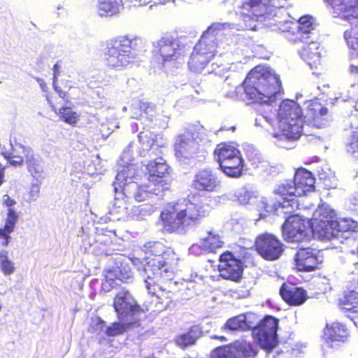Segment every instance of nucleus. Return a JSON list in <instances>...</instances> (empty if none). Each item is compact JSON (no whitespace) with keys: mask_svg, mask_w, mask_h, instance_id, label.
<instances>
[{"mask_svg":"<svg viewBox=\"0 0 358 358\" xmlns=\"http://www.w3.org/2000/svg\"><path fill=\"white\" fill-rule=\"evenodd\" d=\"M332 7H338V9L343 13H348L345 16L346 18L350 19V17H358V3L353 6H347L345 4V0H325Z\"/></svg>","mask_w":358,"mask_h":358,"instance_id":"72a5a7b5","label":"nucleus"},{"mask_svg":"<svg viewBox=\"0 0 358 358\" xmlns=\"http://www.w3.org/2000/svg\"><path fill=\"white\" fill-rule=\"evenodd\" d=\"M279 320L272 315H266L255 327L252 329V336L259 346L271 351L277 343V330Z\"/></svg>","mask_w":358,"mask_h":358,"instance_id":"1a4fd4ad","label":"nucleus"},{"mask_svg":"<svg viewBox=\"0 0 358 358\" xmlns=\"http://www.w3.org/2000/svg\"><path fill=\"white\" fill-rule=\"evenodd\" d=\"M271 0H243L240 6V16L243 22V29L255 30V22L260 17L268 14L271 8Z\"/></svg>","mask_w":358,"mask_h":358,"instance_id":"9d476101","label":"nucleus"},{"mask_svg":"<svg viewBox=\"0 0 358 358\" xmlns=\"http://www.w3.org/2000/svg\"><path fill=\"white\" fill-rule=\"evenodd\" d=\"M115 239L116 234L114 231H106L97 235L96 242L99 245L109 246L113 244Z\"/></svg>","mask_w":358,"mask_h":358,"instance_id":"79ce46f5","label":"nucleus"},{"mask_svg":"<svg viewBox=\"0 0 358 358\" xmlns=\"http://www.w3.org/2000/svg\"><path fill=\"white\" fill-rule=\"evenodd\" d=\"M113 307L120 322H114L106 330L108 336L114 337L138 327L145 310L133 299L129 291L123 289L113 299Z\"/></svg>","mask_w":358,"mask_h":358,"instance_id":"f03ea898","label":"nucleus"},{"mask_svg":"<svg viewBox=\"0 0 358 358\" xmlns=\"http://www.w3.org/2000/svg\"><path fill=\"white\" fill-rule=\"evenodd\" d=\"M184 214L177 202L167 203L160 213V219L164 230L174 232L183 229Z\"/></svg>","mask_w":358,"mask_h":358,"instance_id":"f8f14e48","label":"nucleus"},{"mask_svg":"<svg viewBox=\"0 0 358 358\" xmlns=\"http://www.w3.org/2000/svg\"><path fill=\"white\" fill-rule=\"evenodd\" d=\"M221 170L229 177L238 178L243 173V159L242 156L230 161L219 164Z\"/></svg>","mask_w":358,"mask_h":358,"instance_id":"c85d7f7f","label":"nucleus"},{"mask_svg":"<svg viewBox=\"0 0 358 358\" xmlns=\"http://www.w3.org/2000/svg\"><path fill=\"white\" fill-rule=\"evenodd\" d=\"M159 256V259H158V268H162L164 267L165 271L168 270L169 267H170L174 264V262L176 260V254L170 248L165 250Z\"/></svg>","mask_w":358,"mask_h":358,"instance_id":"4c0bfd02","label":"nucleus"},{"mask_svg":"<svg viewBox=\"0 0 358 358\" xmlns=\"http://www.w3.org/2000/svg\"><path fill=\"white\" fill-rule=\"evenodd\" d=\"M279 294L289 306H301L308 299L306 289L292 283L283 282L280 287Z\"/></svg>","mask_w":358,"mask_h":358,"instance_id":"f3484780","label":"nucleus"},{"mask_svg":"<svg viewBox=\"0 0 358 358\" xmlns=\"http://www.w3.org/2000/svg\"><path fill=\"white\" fill-rule=\"evenodd\" d=\"M115 272L116 278L122 282H127L133 277L129 266L123 262H120Z\"/></svg>","mask_w":358,"mask_h":358,"instance_id":"ea45409f","label":"nucleus"},{"mask_svg":"<svg viewBox=\"0 0 358 358\" xmlns=\"http://www.w3.org/2000/svg\"><path fill=\"white\" fill-rule=\"evenodd\" d=\"M201 331L198 325H192L185 332L177 335L174 342L178 347L185 349L187 347L194 345L201 336Z\"/></svg>","mask_w":358,"mask_h":358,"instance_id":"a878e982","label":"nucleus"},{"mask_svg":"<svg viewBox=\"0 0 358 358\" xmlns=\"http://www.w3.org/2000/svg\"><path fill=\"white\" fill-rule=\"evenodd\" d=\"M208 206L201 203L189 202L182 209L184 214L183 229L199 224L208 215Z\"/></svg>","mask_w":358,"mask_h":358,"instance_id":"6ab92c4d","label":"nucleus"},{"mask_svg":"<svg viewBox=\"0 0 358 358\" xmlns=\"http://www.w3.org/2000/svg\"><path fill=\"white\" fill-rule=\"evenodd\" d=\"M0 268L5 275H10L15 271L14 264L8 259V252L6 250L0 252Z\"/></svg>","mask_w":358,"mask_h":358,"instance_id":"a19ab883","label":"nucleus"},{"mask_svg":"<svg viewBox=\"0 0 358 358\" xmlns=\"http://www.w3.org/2000/svg\"><path fill=\"white\" fill-rule=\"evenodd\" d=\"M345 150L352 158L358 160V128L351 132L345 144Z\"/></svg>","mask_w":358,"mask_h":358,"instance_id":"f704fd0d","label":"nucleus"},{"mask_svg":"<svg viewBox=\"0 0 358 358\" xmlns=\"http://www.w3.org/2000/svg\"><path fill=\"white\" fill-rule=\"evenodd\" d=\"M200 243L201 248L209 252H215L224 245V242L220 236L212 231H210L206 237L202 238Z\"/></svg>","mask_w":358,"mask_h":358,"instance_id":"7c9ffc66","label":"nucleus"},{"mask_svg":"<svg viewBox=\"0 0 358 358\" xmlns=\"http://www.w3.org/2000/svg\"><path fill=\"white\" fill-rule=\"evenodd\" d=\"M154 177V174H150L149 179L150 180H152V179H150V178Z\"/></svg>","mask_w":358,"mask_h":358,"instance_id":"5fc2aeb1","label":"nucleus"},{"mask_svg":"<svg viewBox=\"0 0 358 358\" xmlns=\"http://www.w3.org/2000/svg\"><path fill=\"white\" fill-rule=\"evenodd\" d=\"M338 305L348 317H358V292L355 289H348L339 297Z\"/></svg>","mask_w":358,"mask_h":358,"instance_id":"5701e85b","label":"nucleus"},{"mask_svg":"<svg viewBox=\"0 0 358 358\" xmlns=\"http://www.w3.org/2000/svg\"><path fill=\"white\" fill-rule=\"evenodd\" d=\"M300 55L311 68L317 67L321 62L320 44L310 41L300 50Z\"/></svg>","mask_w":358,"mask_h":358,"instance_id":"393cba45","label":"nucleus"},{"mask_svg":"<svg viewBox=\"0 0 358 358\" xmlns=\"http://www.w3.org/2000/svg\"><path fill=\"white\" fill-rule=\"evenodd\" d=\"M278 127L287 138L297 139L303 133V119L299 104L291 99H283L277 110Z\"/></svg>","mask_w":358,"mask_h":358,"instance_id":"39448f33","label":"nucleus"},{"mask_svg":"<svg viewBox=\"0 0 358 358\" xmlns=\"http://www.w3.org/2000/svg\"><path fill=\"white\" fill-rule=\"evenodd\" d=\"M55 90L57 92L58 96H50L48 98V103L50 104L52 110L56 112L57 110V107L60 105V102L58 101L59 98H61L65 103L70 102V96L68 92L62 90L58 86H54Z\"/></svg>","mask_w":358,"mask_h":358,"instance_id":"e433bc0d","label":"nucleus"},{"mask_svg":"<svg viewBox=\"0 0 358 358\" xmlns=\"http://www.w3.org/2000/svg\"><path fill=\"white\" fill-rule=\"evenodd\" d=\"M234 347L237 355L241 358L253 357L257 354L255 345L245 340H240L234 342Z\"/></svg>","mask_w":358,"mask_h":358,"instance_id":"c756f323","label":"nucleus"},{"mask_svg":"<svg viewBox=\"0 0 358 358\" xmlns=\"http://www.w3.org/2000/svg\"><path fill=\"white\" fill-rule=\"evenodd\" d=\"M143 48L140 38L119 36L106 41L103 61L108 68L120 70L132 63Z\"/></svg>","mask_w":358,"mask_h":358,"instance_id":"7ed1b4c3","label":"nucleus"},{"mask_svg":"<svg viewBox=\"0 0 358 358\" xmlns=\"http://www.w3.org/2000/svg\"><path fill=\"white\" fill-rule=\"evenodd\" d=\"M283 239L287 243H301L310 241L316 234L310 218L290 213L281 226Z\"/></svg>","mask_w":358,"mask_h":358,"instance_id":"423d86ee","label":"nucleus"},{"mask_svg":"<svg viewBox=\"0 0 358 358\" xmlns=\"http://www.w3.org/2000/svg\"><path fill=\"white\" fill-rule=\"evenodd\" d=\"M180 48V42L176 32L164 33L158 44V52L163 62L171 60L176 55V51Z\"/></svg>","mask_w":358,"mask_h":358,"instance_id":"412c9836","label":"nucleus"},{"mask_svg":"<svg viewBox=\"0 0 358 358\" xmlns=\"http://www.w3.org/2000/svg\"><path fill=\"white\" fill-rule=\"evenodd\" d=\"M122 0H99L98 8L101 15L113 16L119 13Z\"/></svg>","mask_w":358,"mask_h":358,"instance_id":"2f4dec72","label":"nucleus"},{"mask_svg":"<svg viewBox=\"0 0 358 358\" xmlns=\"http://www.w3.org/2000/svg\"><path fill=\"white\" fill-rule=\"evenodd\" d=\"M28 171L34 177L38 176L41 172V167L37 162L34 159L27 162Z\"/></svg>","mask_w":358,"mask_h":358,"instance_id":"a18cd8bd","label":"nucleus"},{"mask_svg":"<svg viewBox=\"0 0 358 358\" xmlns=\"http://www.w3.org/2000/svg\"><path fill=\"white\" fill-rule=\"evenodd\" d=\"M150 259V257H149V256L145 257V259L147 260V262H146V264L145 265V268H144L145 272L147 275V278L145 279V285H146V288H147L148 292L152 295H155V287L156 285V281L155 280V268H154L155 264L154 263L151 264L150 261H148V259Z\"/></svg>","mask_w":358,"mask_h":358,"instance_id":"473e14b6","label":"nucleus"},{"mask_svg":"<svg viewBox=\"0 0 358 358\" xmlns=\"http://www.w3.org/2000/svg\"><path fill=\"white\" fill-rule=\"evenodd\" d=\"M173 180L171 169L163 157H158V191L169 190Z\"/></svg>","mask_w":358,"mask_h":358,"instance_id":"bb28decb","label":"nucleus"},{"mask_svg":"<svg viewBox=\"0 0 358 358\" xmlns=\"http://www.w3.org/2000/svg\"><path fill=\"white\" fill-rule=\"evenodd\" d=\"M220 184L217 174L210 169L206 168L196 173L192 182V187L197 192H213Z\"/></svg>","mask_w":358,"mask_h":358,"instance_id":"dca6fc26","label":"nucleus"},{"mask_svg":"<svg viewBox=\"0 0 358 358\" xmlns=\"http://www.w3.org/2000/svg\"><path fill=\"white\" fill-rule=\"evenodd\" d=\"M158 303H161L162 305V310L165 309L171 303V299L169 296H166L165 299L163 300L162 297L158 294Z\"/></svg>","mask_w":358,"mask_h":358,"instance_id":"09e8293b","label":"nucleus"},{"mask_svg":"<svg viewBox=\"0 0 358 358\" xmlns=\"http://www.w3.org/2000/svg\"><path fill=\"white\" fill-rule=\"evenodd\" d=\"M313 30L311 17L303 16L298 22H287L284 31L287 32L289 40L293 43L303 41L309 38V35Z\"/></svg>","mask_w":358,"mask_h":358,"instance_id":"2eb2a0df","label":"nucleus"},{"mask_svg":"<svg viewBox=\"0 0 358 358\" xmlns=\"http://www.w3.org/2000/svg\"><path fill=\"white\" fill-rule=\"evenodd\" d=\"M11 232L7 231L5 228H0V239H3L2 242V245L3 246H7L10 242L11 236L10 235Z\"/></svg>","mask_w":358,"mask_h":358,"instance_id":"de8ad7c7","label":"nucleus"},{"mask_svg":"<svg viewBox=\"0 0 358 358\" xmlns=\"http://www.w3.org/2000/svg\"><path fill=\"white\" fill-rule=\"evenodd\" d=\"M5 182V166L0 162V187Z\"/></svg>","mask_w":358,"mask_h":358,"instance_id":"3c124183","label":"nucleus"},{"mask_svg":"<svg viewBox=\"0 0 358 358\" xmlns=\"http://www.w3.org/2000/svg\"><path fill=\"white\" fill-rule=\"evenodd\" d=\"M241 257H236L235 255L229 250L223 252L219 257L217 269L219 276L226 280L234 282H239L243 279L245 268L244 259L246 257V249Z\"/></svg>","mask_w":358,"mask_h":358,"instance_id":"6e6552de","label":"nucleus"},{"mask_svg":"<svg viewBox=\"0 0 358 358\" xmlns=\"http://www.w3.org/2000/svg\"><path fill=\"white\" fill-rule=\"evenodd\" d=\"M274 194L279 195L282 198V202H278L275 204L278 208L291 207L292 210L299 209V202L297 197L302 196L297 185L294 184V180H287L280 183L274 190Z\"/></svg>","mask_w":358,"mask_h":358,"instance_id":"4468645a","label":"nucleus"},{"mask_svg":"<svg viewBox=\"0 0 358 358\" xmlns=\"http://www.w3.org/2000/svg\"><path fill=\"white\" fill-rule=\"evenodd\" d=\"M59 115L63 122L75 126L78 121V115L71 107L62 106L59 108Z\"/></svg>","mask_w":358,"mask_h":358,"instance_id":"c9c22d12","label":"nucleus"},{"mask_svg":"<svg viewBox=\"0 0 358 358\" xmlns=\"http://www.w3.org/2000/svg\"><path fill=\"white\" fill-rule=\"evenodd\" d=\"M211 358H232V353L227 346H220L213 350Z\"/></svg>","mask_w":358,"mask_h":358,"instance_id":"c03bdc74","label":"nucleus"},{"mask_svg":"<svg viewBox=\"0 0 358 358\" xmlns=\"http://www.w3.org/2000/svg\"><path fill=\"white\" fill-rule=\"evenodd\" d=\"M128 2L134 3L135 6L138 3L139 6L147 3L145 0H127Z\"/></svg>","mask_w":358,"mask_h":358,"instance_id":"864d4df0","label":"nucleus"},{"mask_svg":"<svg viewBox=\"0 0 358 358\" xmlns=\"http://www.w3.org/2000/svg\"><path fill=\"white\" fill-rule=\"evenodd\" d=\"M257 317L253 313H242L228 319L224 328L231 331H246L252 330L256 325Z\"/></svg>","mask_w":358,"mask_h":358,"instance_id":"4be33fe9","label":"nucleus"},{"mask_svg":"<svg viewBox=\"0 0 358 358\" xmlns=\"http://www.w3.org/2000/svg\"><path fill=\"white\" fill-rule=\"evenodd\" d=\"M17 219L18 214L13 208H9L3 228H5L8 232H13Z\"/></svg>","mask_w":358,"mask_h":358,"instance_id":"37998d69","label":"nucleus"},{"mask_svg":"<svg viewBox=\"0 0 358 358\" xmlns=\"http://www.w3.org/2000/svg\"><path fill=\"white\" fill-rule=\"evenodd\" d=\"M216 47V43L212 37L202 35L190 55L188 62L190 71L201 73L215 57Z\"/></svg>","mask_w":358,"mask_h":358,"instance_id":"0eeeda50","label":"nucleus"},{"mask_svg":"<svg viewBox=\"0 0 358 358\" xmlns=\"http://www.w3.org/2000/svg\"><path fill=\"white\" fill-rule=\"evenodd\" d=\"M293 180H294V184L297 185L302 196L315 190V178L313 173L306 169H298Z\"/></svg>","mask_w":358,"mask_h":358,"instance_id":"b1692460","label":"nucleus"},{"mask_svg":"<svg viewBox=\"0 0 358 358\" xmlns=\"http://www.w3.org/2000/svg\"><path fill=\"white\" fill-rule=\"evenodd\" d=\"M214 153L217 156L219 164L241 156V152L237 148L226 143H219L215 149Z\"/></svg>","mask_w":358,"mask_h":358,"instance_id":"cd10ccee","label":"nucleus"},{"mask_svg":"<svg viewBox=\"0 0 358 358\" xmlns=\"http://www.w3.org/2000/svg\"><path fill=\"white\" fill-rule=\"evenodd\" d=\"M59 69H60V66L59 65L58 63L55 64L54 66H53V82L55 83V80L57 79L58 75L59 74Z\"/></svg>","mask_w":358,"mask_h":358,"instance_id":"603ef678","label":"nucleus"},{"mask_svg":"<svg viewBox=\"0 0 358 358\" xmlns=\"http://www.w3.org/2000/svg\"><path fill=\"white\" fill-rule=\"evenodd\" d=\"M6 198L3 199V203L10 208L11 206H14L16 202L14 199L9 197L8 195H5Z\"/></svg>","mask_w":358,"mask_h":358,"instance_id":"8fccbe9b","label":"nucleus"},{"mask_svg":"<svg viewBox=\"0 0 358 358\" xmlns=\"http://www.w3.org/2000/svg\"><path fill=\"white\" fill-rule=\"evenodd\" d=\"M196 149L197 143L192 131L186 130L177 136L174 143V151L177 157L187 158Z\"/></svg>","mask_w":358,"mask_h":358,"instance_id":"aec40b11","label":"nucleus"},{"mask_svg":"<svg viewBox=\"0 0 358 358\" xmlns=\"http://www.w3.org/2000/svg\"><path fill=\"white\" fill-rule=\"evenodd\" d=\"M307 110L314 118L325 115L328 112L327 108L323 106L317 99L311 100L310 101Z\"/></svg>","mask_w":358,"mask_h":358,"instance_id":"58836bf2","label":"nucleus"},{"mask_svg":"<svg viewBox=\"0 0 358 358\" xmlns=\"http://www.w3.org/2000/svg\"><path fill=\"white\" fill-rule=\"evenodd\" d=\"M1 310V306L0 305V310Z\"/></svg>","mask_w":358,"mask_h":358,"instance_id":"6e6d98bb","label":"nucleus"},{"mask_svg":"<svg viewBox=\"0 0 358 358\" xmlns=\"http://www.w3.org/2000/svg\"><path fill=\"white\" fill-rule=\"evenodd\" d=\"M255 248L257 253L266 261L279 259L284 252V245L271 234L263 233L256 237Z\"/></svg>","mask_w":358,"mask_h":358,"instance_id":"9b49d317","label":"nucleus"},{"mask_svg":"<svg viewBox=\"0 0 358 358\" xmlns=\"http://www.w3.org/2000/svg\"><path fill=\"white\" fill-rule=\"evenodd\" d=\"M5 157L8 159V162L10 165L17 166L22 165L23 163V157L18 155H14L13 154H9L8 155H5Z\"/></svg>","mask_w":358,"mask_h":358,"instance_id":"49530a36","label":"nucleus"},{"mask_svg":"<svg viewBox=\"0 0 358 358\" xmlns=\"http://www.w3.org/2000/svg\"><path fill=\"white\" fill-rule=\"evenodd\" d=\"M350 336V331L345 323L335 321L326 324L323 329L322 338L332 348V343H344Z\"/></svg>","mask_w":358,"mask_h":358,"instance_id":"a211bd4d","label":"nucleus"},{"mask_svg":"<svg viewBox=\"0 0 358 358\" xmlns=\"http://www.w3.org/2000/svg\"><path fill=\"white\" fill-rule=\"evenodd\" d=\"M319 250L312 247L299 248L294 255V266L298 271L312 272L320 268Z\"/></svg>","mask_w":358,"mask_h":358,"instance_id":"ddd939ff","label":"nucleus"},{"mask_svg":"<svg viewBox=\"0 0 358 358\" xmlns=\"http://www.w3.org/2000/svg\"><path fill=\"white\" fill-rule=\"evenodd\" d=\"M310 220L316 234L327 239L352 229V224L349 220L338 218L335 210L325 204L318 206Z\"/></svg>","mask_w":358,"mask_h":358,"instance_id":"20e7f679","label":"nucleus"},{"mask_svg":"<svg viewBox=\"0 0 358 358\" xmlns=\"http://www.w3.org/2000/svg\"><path fill=\"white\" fill-rule=\"evenodd\" d=\"M243 87L249 99L261 103H270L282 91L279 77L260 65L249 71Z\"/></svg>","mask_w":358,"mask_h":358,"instance_id":"f257e3e1","label":"nucleus"}]
</instances>
